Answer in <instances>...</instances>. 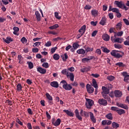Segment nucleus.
<instances>
[{"label": "nucleus", "instance_id": "nucleus-1", "mask_svg": "<svg viewBox=\"0 0 129 129\" xmlns=\"http://www.w3.org/2000/svg\"><path fill=\"white\" fill-rule=\"evenodd\" d=\"M111 55L114 57V58H116V59H120L122 57H123V55H124V53L122 51H118L117 50H112L111 52Z\"/></svg>", "mask_w": 129, "mask_h": 129}, {"label": "nucleus", "instance_id": "nucleus-2", "mask_svg": "<svg viewBox=\"0 0 129 129\" xmlns=\"http://www.w3.org/2000/svg\"><path fill=\"white\" fill-rule=\"evenodd\" d=\"M59 85H62L63 89L65 90H71L72 89V86L68 84L66 80H62L60 82Z\"/></svg>", "mask_w": 129, "mask_h": 129}, {"label": "nucleus", "instance_id": "nucleus-3", "mask_svg": "<svg viewBox=\"0 0 129 129\" xmlns=\"http://www.w3.org/2000/svg\"><path fill=\"white\" fill-rule=\"evenodd\" d=\"M86 100L87 101V103L86 104V105L87 106V108L89 109H91V106L94 104V102H93V100L90 99L86 98Z\"/></svg>", "mask_w": 129, "mask_h": 129}, {"label": "nucleus", "instance_id": "nucleus-4", "mask_svg": "<svg viewBox=\"0 0 129 129\" xmlns=\"http://www.w3.org/2000/svg\"><path fill=\"white\" fill-rule=\"evenodd\" d=\"M51 123L55 126H58V125H60V124L61 123V119L60 118H58L56 120L55 118H53L52 119Z\"/></svg>", "mask_w": 129, "mask_h": 129}, {"label": "nucleus", "instance_id": "nucleus-5", "mask_svg": "<svg viewBox=\"0 0 129 129\" xmlns=\"http://www.w3.org/2000/svg\"><path fill=\"white\" fill-rule=\"evenodd\" d=\"M86 88L87 91L88 92V93H89V94H92L93 92H94V88L91 87V85H90L89 84H87Z\"/></svg>", "mask_w": 129, "mask_h": 129}, {"label": "nucleus", "instance_id": "nucleus-6", "mask_svg": "<svg viewBox=\"0 0 129 129\" xmlns=\"http://www.w3.org/2000/svg\"><path fill=\"white\" fill-rule=\"evenodd\" d=\"M98 102L100 105H103V106H106V105H107V101L103 98L99 99Z\"/></svg>", "mask_w": 129, "mask_h": 129}, {"label": "nucleus", "instance_id": "nucleus-7", "mask_svg": "<svg viewBox=\"0 0 129 129\" xmlns=\"http://www.w3.org/2000/svg\"><path fill=\"white\" fill-rule=\"evenodd\" d=\"M114 94L115 97H121L122 96V92L118 90H116L114 92Z\"/></svg>", "mask_w": 129, "mask_h": 129}, {"label": "nucleus", "instance_id": "nucleus-8", "mask_svg": "<svg viewBox=\"0 0 129 129\" xmlns=\"http://www.w3.org/2000/svg\"><path fill=\"white\" fill-rule=\"evenodd\" d=\"M116 105L118 106V107H121V108H124V109H128V107H127V105L122 104L121 103L117 102Z\"/></svg>", "mask_w": 129, "mask_h": 129}, {"label": "nucleus", "instance_id": "nucleus-9", "mask_svg": "<svg viewBox=\"0 0 129 129\" xmlns=\"http://www.w3.org/2000/svg\"><path fill=\"white\" fill-rule=\"evenodd\" d=\"M123 76H124V82H126L127 83H129V75H127L126 72H123L122 73Z\"/></svg>", "mask_w": 129, "mask_h": 129}, {"label": "nucleus", "instance_id": "nucleus-10", "mask_svg": "<svg viewBox=\"0 0 129 129\" xmlns=\"http://www.w3.org/2000/svg\"><path fill=\"white\" fill-rule=\"evenodd\" d=\"M37 70L38 72L41 73V74H46V72H47V70L46 69H43L41 67L37 68Z\"/></svg>", "mask_w": 129, "mask_h": 129}, {"label": "nucleus", "instance_id": "nucleus-11", "mask_svg": "<svg viewBox=\"0 0 129 129\" xmlns=\"http://www.w3.org/2000/svg\"><path fill=\"white\" fill-rule=\"evenodd\" d=\"M46 96V98L49 100V104L52 105L53 104V98L52 97V96H50L49 93H46L45 94Z\"/></svg>", "mask_w": 129, "mask_h": 129}, {"label": "nucleus", "instance_id": "nucleus-12", "mask_svg": "<svg viewBox=\"0 0 129 129\" xmlns=\"http://www.w3.org/2000/svg\"><path fill=\"white\" fill-rule=\"evenodd\" d=\"M75 113L77 118H78L79 120H81V121H82V117L80 115H79V111L78 110V109L75 110Z\"/></svg>", "mask_w": 129, "mask_h": 129}, {"label": "nucleus", "instance_id": "nucleus-13", "mask_svg": "<svg viewBox=\"0 0 129 129\" xmlns=\"http://www.w3.org/2000/svg\"><path fill=\"white\" fill-rule=\"evenodd\" d=\"M80 114L81 116H84L85 117H88L89 116V113L85 111H83L82 109L81 110Z\"/></svg>", "mask_w": 129, "mask_h": 129}, {"label": "nucleus", "instance_id": "nucleus-14", "mask_svg": "<svg viewBox=\"0 0 129 129\" xmlns=\"http://www.w3.org/2000/svg\"><path fill=\"white\" fill-rule=\"evenodd\" d=\"M102 89L103 92H101V94H108L109 93V89L106 88V87L103 86Z\"/></svg>", "mask_w": 129, "mask_h": 129}, {"label": "nucleus", "instance_id": "nucleus-15", "mask_svg": "<svg viewBox=\"0 0 129 129\" xmlns=\"http://www.w3.org/2000/svg\"><path fill=\"white\" fill-rule=\"evenodd\" d=\"M13 30H14V32H13V34L14 35H16V36H19V32L20 31V28H19V27H13Z\"/></svg>", "mask_w": 129, "mask_h": 129}, {"label": "nucleus", "instance_id": "nucleus-16", "mask_svg": "<svg viewBox=\"0 0 129 129\" xmlns=\"http://www.w3.org/2000/svg\"><path fill=\"white\" fill-rule=\"evenodd\" d=\"M67 78H70L71 81L73 82L74 81V74L73 73H69L67 76Z\"/></svg>", "mask_w": 129, "mask_h": 129}, {"label": "nucleus", "instance_id": "nucleus-17", "mask_svg": "<svg viewBox=\"0 0 129 129\" xmlns=\"http://www.w3.org/2000/svg\"><path fill=\"white\" fill-rule=\"evenodd\" d=\"M106 17L105 16H103L102 18V19L101 20L100 22H99L100 25H102V26H104L105 24H106Z\"/></svg>", "mask_w": 129, "mask_h": 129}, {"label": "nucleus", "instance_id": "nucleus-18", "mask_svg": "<svg viewBox=\"0 0 129 129\" xmlns=\"http://www.w3.org/2000/svg\"><path fill=\"white\" fill-rule=\"evenodd\" d=\"M89 113L91 120L93 123H95V122H96V119L95 118V117H94V114H93V113L91 112H90Z\"/></svg>", "mask_w": 129, "mask_h": 129}, {"label": "nucleus", "instance_id": "nucleus-19", "mask_svg": "<svg viewBox=\"0 0 129 129\" xmlns=\"http://www.w3.org/2000/svg\"><path fill=\"white\" fill-rule=\"evenodd\" d=\"M102 39L104 40V41H106V42H108V41H109V39H110V37L109 35L106 34H104L102 36Z\"/></svg>", "mask_w": 129, "mask_h": 129}, {"label": "nucleus", "instance_id": "nucleus-20", "mask_svg": "<svg viewBox=\"0 0 129 129\" xmlns=\"http://www.w3.org/2000/svg\"><path fill=\"white\" fill-rule=\"evenodd\" d=\"M86 31V25H83L81 29H79V32L83 35L85 33Z\"/></svg>", "mask_w": 129, "mask_h": 129}, {"label": "nucleus", "instance_id": "nucleus-21", "mask_svg": "<svg viewBox=\"0 0 129 129\" xmlns=\"http://www.w3.org/2000/svg\"><path fill=\"white\" fill-rule=\"evenodd\" d=\"M63 112H65L67 114V115H69V116H72V117L74 116V113L68 110H63Z\"/></svg>", "mask_w": 129, "mask_h": 129}, {"label": "nucleus", "instance_id": "nucleus-22", "mask_svg": "<svg viewBox=\"0 0 129 129\" xmlns=\"http://www.w3.org/2000/svg\"><path fill=\"white\" fill-rule=\"evenodd\" d=\"M91 14L93 17H97V16H98V11L95 9L92 10L91 12Z\"/></svg>", "mask_w": 129, "mask_h": 129}, {"label": "nucleus", "instance_id": "nucleus-23", "mask_svg": "<svg viewBox=\"0 0 129 129\" xmlns=\"http://www.w3.org/2000/svg\"><path fill=\"white\" fill-rule=\"evenodd\" d=\"M50 85L52 87H54L55 88H58V87H59V84L56 81L51 82Z\"/></svg>", "mask_w": 129, "mask_h": 129}, {"label": "nucleus", "instance_id": "nucleus-24", "mask_svg": "<svg viewBox=\"0 0 129 129\" xmlns=\"http://www.w3.org/2000/svg\"><path fill=\"white\" fill-rule=\"evenodd\" d=\"M121 27H122V22H119L116 24L115 29L117 31H120L121 30Z\"/></svg>", "mask_w": 129, "mask_h": 129}, {"label": "nucleus", "instance_id": "nucleus-25", "mask_svg": "<svg viewBox=\"0 0 129 129\" xmlns=\"http://www.w3.org/2000/svg\"><path fill=\"white\" fill-rule=\"evenodd\" d=\"M114 4L117 6L118 8L122 9V6L123 5V4H122V2L115 1Z\"/></svg>", "mask_w": 129, "mask_h": 129}, {"label": "nucleus", "instance_id": "nucleus-26", "mask_svg": "<svg viewBox=\"0 0 129 129\" xmlns=\"http://www.w3.org/2000/svg\"><path fill=\"white\" fill-rule=\"evenodd\" d=\"M4 42L7 44H10L11 42H13V39L11 37H8L6 39H4Z\"/></svg>", "mask_w": 129, "mask_h": 129}, {"label": "nucleus", "instance_id": "nucleus-27", "mask_svg": "<svg viewBox=\"0 0 129 129\" xmlns=\"http://www.w3.org/2000/svg\"><path fill=\"white\" fill-rule=\"evenodd\" d=\"M36 18L38 22L41 21V14L39 13V11L35 12Z\"/></svg>", "mask_w": 129, "mask_h": 129}, {"label": "nucleus", "instance_id": "nucleus-28", "mask_svg": "<svg viewBox=\"0 0 129 129\" xmlns=\"http://www.w3.org/2000/svg\"><path fill=\"white\" fill-rule=\"evenodd\" d=\"M88 58H83L82 62H83L84 63H85V62H88L89 61H90V60H92V59H93L94 57L91 56L90 57L88 56Z\"/></svg>", "mask_w": 129, "mask_h": 129}, {"label": "nucleus", "instance_id": "nucleus-29", "mask_svg": "<svg viewBox=\"0 0 129 129\" xmlns=\"http://www.w3.org/2000/svg\"><path fill=\"white\" fill-rule=\"evenodd\" d=\"M123 42V38H117L115 39L114 43H119L121 44Z\"/></svg>", "mask_w": 129, "mask_h": 129}, {"label": "nucleus", "instance_id": "nucleus-30", "mask_svg": "<svg viewBox=\"0 0 129 129\" xmlns=\"http://www.w3.org/2000/svg\"><path fill=\"white\" fill-rule=\"evenodd\" d=\"M18 59L19 60V63L20 64H23L24 62V57H23V56H22L21 55H18Z\"/></svg>", "mask_w": 129, "mask_h": 129}, {"label": "nucleus", "instance_id": "nucleus-31", "mask_svg": "<svg viewBox=\"0 0 129 129\" xmlns=\"http://www.w3.org/2000/svg\"><path fill=\"white\" fill-rule=\"evenodd\" d=\"M92 83H93V86L95 88H98V85H97V82H96V80L95 79H92Z\"/></svg>", "mask_w": 129, "mask_h": 129}, {"label": "nucleus", "instance_id": "nucleus-32", "mask_svg": "<svg viewBox=\"0 0 129 129\" xmlns=\"http://www.w3.org/2000/svg\"><path fill=\"white\" fill-rule=\"evenodd\" d=\"M108 94H102L103 97H104V99H106L108 101H110V98L107 95Z\"/></svg>", "mask_w": 129, "mask_h": 129}, {"label": "nucleus", "instance_id": "nucleus-33", "mask_svg": "<svg viewBox=\"0 0 129 129\" xmlns=\"http://www.w3.org/2000/svg\"><path fill=\"white\" fill-rule=\"evenodd\" d=\"M61 73L63 74V75H68L70 73V72L68 71V70L65 69L61 71Z\"/></svg>", "mask_w": 129, "mask_h": 129}, {"label": "nucleus", "instance_id": "nucleus-34", "mask_svg": "<svg viewBox=\"0 0 129 129\" xmlns=\"http://www.w3.org/2000/svg\"><path fill=\"white\" fill-rule=\"evenodd\" d=\"M106 117L108 119H110V120H112L113 117H112V114L111 113H109L107 115H106Z\"/></svg>", "mask_w": 129, "mask_h": 129}, {"label": "nucleus", "instance_id": "nucleus-35", "mask_svg": "<svg viewBox=\"0 0 129 129\" xmlns=\"http://www.w3.org/2000/svg\"><path fill=\"white\" fill-rule=\"evenodd\" d=\"M112 126L113 127V128H117V127H119V124L115 122H113L112 123Z\"/></svg>", "mask_w": 129, "mask_h": 129}, {"label": "nucleus", "instance_id": "nucleus-36", "mask_svg": "<svg viewBox=\"0 0 129 129\" xmlns=\"http://www.w3.org/2000/svg\"><path fill=\"white\" fill-rule=\"evenodd\" d=\"M117 113L120 115L121 114H123L125 113V111H124V110H123V109H118V110L117 111Z\"/></svg>", "mask_w": 129, "mask_h": 129}, {"label": "nucleus", "instance_id": "nucleus-37", "mask_svg": "<svg viewBox=\"0 0 129 129\" xmlns=\"http://www.w3.org/2000/svg\"><path fill=\"white\" fill-rule=\"evenodd\" d=\"M77 53H78V54H82V55H84L85 50L83 49H80L77 51Z\"/></svg>", "mask_w": 129, "mask_h": 129}, {"label": "nucleus", "instance_id": "nucleus-38", "mask_svg": "<svg viewBox=\"0 0 129 129\" xmlns=\"http://www.w3.org/2000/svg\"><path fill=\"white\" fill-rule=\"evenodd\" d=\"M57 28H59V25L55 24L53 26H50L49 29H50V30H55V29H57Z\"/></svg>", "mask_w": 129, "mask_h": 129}, {"label": "nucleus", "instance_id": "nucleus-39", "mask_svg": "<svg viewBox=\"0 0 129 129\" xmlns=\"http://www.w3.org/2000/svg\"><path fill=\"white\" fill-rule=\"evenodd\" d=\"M101 49H102V50H103V51L104 52V53H109V52H110V50H109L108 49H107V48H105L103 46H102L101 47Z\"/></svg>", "mask_w": 129, "mask_h": 129}, {"label": "nucleus", "instance_id": "nucleus-40", "mask_svg": "<svg viewBox=\"0 0 129 129\" xmlns=\"http://www.w3.org/2000/svg\"><path fill=\"white\" fill-rule=\"evenodd\" d=\"M116 66H118V67H125V64H123L122 62H117L115 63Z\"/></svg>", "mask_w": 129, "mask_h": 129}, {"label": "nucleus", "instance_id": "nucleus-41", "mask_svg": "<svg viewBox=\"0 0 129 129\" xmlns=\"http://www.w3.org/2000/svg\"><path fill=\"white\" fill-rule=\"evenodd\" d=\"M53 58L54 60H59V59H60V55H59L58 54H54L53 55Z\"/></svg>", "mask_w": 129, "mask_h": 129}, {"label": "nucleus", "instance_id": "nucleus-42", "mask_svg": "<svg viewBox=\"0 0 129 129\" xmlns=\"http://www.w3.org/2000/svg\"><path fill=\"white\" fill-rule=\"evenodd\" d=\"M21 41L22 42V43H23V44H26L27 42H28V40H27V38H26V37H23L21 39Z\"/></svg>", "mask_w": 129, "mask_h": 129}, {"label": "nucleus", "instance_id": "nucleus-43", "mask_svg": "<svg viewBox=\"0 0 129 129\" xmlns=\"http://www.w3.org/2000/svg\"><path fill=\"white\" fill-rule=\"evenodd\" d=\"M27 63L28 64L29 69H33L34 68V64L32 62H28Z\"/></svg>", "mask_w": 129, "mask_h": 129}, {"label": "nucleus", "instance_id": "nucleus-44", "mask_svg": "<svg viewBox=\"0 0 129 129\" xmlns=\"http://www.w3.org/2000/svg\"><path fill=\"white\" fill-rule=\"evenodd\" d=\"M17 91H21L22 90V85L21 84H18L17 86Z\"/></svg>", "mask_w": 129, "mask_h": 129}, {"label": "nucleus", "instance_id": "nucleus-45", "mask_svg": "<svg viewBox=\"0 0 129 129\" xmlns=\"http://www.w3.org/2000/svg\"><path fill=\"white\" fill-rule=\"evenodd\" d=\"M54 16L55 18L57 19V20H61V17L59 16V13H58L57 12L54 13Z\"/></svg>", "mask_w": 129, "mask_h": 129}, {"label": "nucleus", "instance_id": "nucleus-46", "mask_svg": "<svg viewBox=\"0 0 129 129\" xmlns=\"http://www.w3.org/2000/svg\"><path fill=\"white\" fill-rule=\"evenodd\" d=\"M62 58L63 61L66 62V61H67V59H68V54H67V53H64V57L63 56Z\"/></svg>", "mask_w": 129, "mask_h": 129}, {"label": "nucleus", "instance_id": "nucleus-47", "mask_svg": "<svg viewBox=\"0 0 129 129\" xmlns=\"http://www.w3.org/2000/svg\"><path fill=\"white\" fill-rule=\"evenodd\" d=\"M27 112L30 115H33V114H34V113L33 112V111H32V109L31 108H28L27 109Z\"/></svg>", "mask_w": 129, "mask_h": 129}, {"label": "nucleus", "instance_id": "nucleus-48", "mask_svg": "<svg viewBox=\"0 0 129 129\" xmlns=\"http://www.w3.org/2000/svg\"><path fill=\"white\" fill-rule=\"evenodd\" d=\"M44 68H49V63L48 62H44L42 65Z\"/></svg>", "mask_w": 129, "mask_h": 129}, {"label": "nucleus", "instance_id": "nucleus-49", "mask_svg": "<svg viewBox=\"0 0 129 129\" xmlns=\"http://www.w3.org/2000/svg\"><path fill=\"white\" fill-rule=\"evenodd\" d=\"M114 47L116 49H121V48H122V46H121V45L117 44H115Z\"/></svg>", "mask_w": 129, "mask_h": 129}, {"label": "nucleus", "instance_id": "nucleus-50", "mask_svg": "<svg viewBox=\"0 0 129 129\" xmlns=\"http://www.w3.org/2000/svg\"><path fill=\"white\" fill-rule=\"evenodd\" d=\"M86 52H92L93 51V48H90L89 47H87L86 48Z\"/></svg>", "mask_w": 129, "mask_h": 129}, {"label": "nucleus", "instance_id": "nucleus-51", "mask_svg": "<svg viewBox=\"0 0 129 129\" xmlns=\"http://www.w3.org/2000/svg\"><path fill=\"white\" fill-rule=\"evenodd\" d=\"M107 79L109 80V81H112L114 80V77L112 76H109L107 77Z\"/></svg>", "mask_w": 129, "mask_h": 129}, {"label": "nucleus", "instance_id": "nucleus-52", "mask_svg": "<svg viewBox=\"0 0 129 129\" xmlns=\"http://www.w3.org/2000/svg\"><path fill=\"white\" fill-rule=\"evenodd\" d=\"M111 110H113V111H116V112H117L118 108L117 107L112 106L111 107Z\"/></svg>", "mask_w": 129, "mask_h": 129}, {"label": "nucleus", "instance_id": "nucleus-53", "mask_svg": "<svg viewBox=\"0 0 129 129\" xmlns=\"http://www.w3.org/2000/svg\"><path fill=\"white\" fill-rule=\"evenodd\" d=\"M123 21L126 26H129V21L127 19L124 18L123 19Z\"/></svg>", "mask_w": 129, "mask_h": 129}, {"label": "nucleus", "instance_id": "nucleus-54", "mask_svg": "<svg viewBox=\"0 0 129 129\" xmlns=\"http://www.w3.org/2000/svg\"><path fill=\"white\" fill-rule=\"evenodd\" d=\"M122 35H123V32L122 31H120L116 33V36H117V37H121Z\"/></svg>", "mask_w": 129, "mask_h": 129}, {"label": "nucleus", "instance_id": "nucleus-55", "mask_svg": "<svg viewBox=\"0 0 129 129\" xmlns=\"http://www.w3.org/2000/svg\"><path fill=\"white\" fill-rule=\"evenodd\" d=\"M6 103H7L8 105H10V106L13 105V102H12V101H10L9 100H7Z\"/></svg>", "mask_w": 129, "mask_h": 129}, {"label": "nucleus", "instance_id": "nucleus-56", "mask_svg": "<svg viewBox=\"0 0 129 129\" xmlns=\"http://www.w3.org/2000/svg\"><path fill=\"white\" fill-rule=\"evenodd\" d=\"M32 52L33 53H37L39 52V49H38V48L37 47H34L33 48H32Z\"/></svg>", "mask_w": 129, "mask_h": 129}, {"label": "nucleus", "instance_id": "nucleus-57", "mask_svg": "<svg viewBox=\"0 0 129 129\" xmlns=\"http://www.w3.org/2000/svg\"><path fill=\"white\" fill-rule=\"evenodd\" d=\"M91 76H93V77H94L95 78H98V77H100V75L98 74H92Z\"/></svg>", "mask_w": 129, "mask_h": 129}, {"label": "nucleus", "instance_id": "nucleus-58", "mask_svg": "<svg viewBox=\"0 0 129 129\" xmlns=\"http://www.w3.org/2000/svg\"><path fill=\"white\" fill-rule=\"evenodd\" d=\"M68 70L69 71H70V72H74V71L75 70V68H74V67H72L71 68H69L68 69Z\"/></svg>", "mask_w": 129, "mask_h": 129}, {"label": "nucleus", "instance_id": "nucleus-59", "mask_svg": "<svg viewBox=\"0 0 129 129\" xmlns=\"http://www.w3.org/2000/svg\"><path fill=\"white\" fill-rule=\"evenodd\" d=\"M41 45V42H35L34 45H33V47H39Z\"/></svg>", "mask_w": 129, "mask_h": 129}, {"label": "nucleus", "instance_id": "nucleus-60", "mask_svg": "<svg viewBox=\"0 0 129 129\" xmlns=\"http://www.w3.org/2000/svg\"><path fill=\"white\" fill-rule=\"evenodd\" d=\"M78 47H79V44H77V43H74L73 44V47L74 48V49H77V48H78Z\"/></svg>", "mask_w": 129, "mask_h": 129}, {"label": "nucleus", "instance_id": "nucleus-61", "mask_svg": "<svg viewBox=\"0 0 129 129\" xmlns=\"http://www.w3.org/2000/svg\"><path fill=\"white\" fill-rule=\"evenodd\" d=\"M52 45V42L51 41H48L46 43H45V46L46 47H50Z\"/></svg>", "mask_w": 129, "mask_h": 129}, {"label": "nucleus", "instance_id": "nucleus-62", "mask_svg": "<svg viewBox=\"0 0 129 129\" xmlns=\"http://www.w3.org/2000/svg\"><path fill=\"white\" fill-rule=\"evenodd\" d=\"M108 17L110 20H112L113 19V13H110L108 14Z\"/></svg>", "mask_w": 129, "mask_h": 129}, {"label": "nucleus", "instance_id": "nucleus-63", "mask_svg": "<svg viewBox=\"0 0 129 129\" xmlns=\"http://www.w3.org/2000/svg\"><path fill=\"white\" fill-rule=\"evenodd\" d=\"M95 53H96V54H98V55H101V50H100V49H97L96 50Z\"/></svg>", "mask_w": 129, "mask_h": 129}, {"label": "nucleus", "instance_id": "nucleus-64", "mask_svg": "<svg viewBox=\"0 0 129 129\" xmlns=\"http://www.w3.org/2000/svg\"><path fill=\"white\" fill-rule=\"evenodd\" d=\"M27 127L28 129H32V124L30 122H28L27 123Z\"/></svg>", "mask_w": 129, "mask_h": 129}]
</instances>
